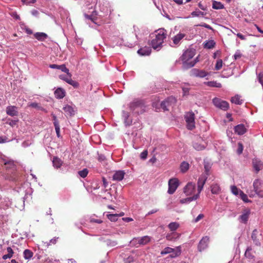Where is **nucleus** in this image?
I'll list each match as a JSON object with an SVG mask.
<instances>
[{
  "label": "nucleus",
  "mask_w": 263,
  "mask_h": 263,
  "mask_svg": "<svg viewBox=\"0 0 263 263\" xmlns=\"http://www.w3.org/2000/svg\"><path fill=\"white\" fill-rule=\"evenodd\" d=\"M151 38V45L155 49L159 50L162 46L164 39L166 38V30L160 29L150 34Z\"/></svg>",
  "instance_id": "f257e3e1"
},
{
  "label": "nucleus",
  "mask_w": 263,
  "mask_h": 263,
  "mask_svg": "<svg viewBox=\"0 0 263 263\" xmlns=\"http://www.w3.org/2000/svg\"><path fill=\"white\" fill-rule=\"evenodd\" d=\"M195 54V50L194 49H188L186 50L181 57L183 61V66L185 68H189L193 67L198 62V57L193 61L189 62Z\"/></svg>",
  "instance_id": "f03ea898"
},
{
  "label": "nucleus",
  "mask_w": 263,
  "mask_h": 263,
  "mask_svg": "<svg viewBox=\"0 0 263 263\" xmlns=\"http://www.w3.org/2000/svg\"><path fill=\"white\" fill-rule=\"evenodd\" d=\"M129 110L134 114H142L145 111V106L143 101L139 99L134 100L128 105Z\"/></svg>",
  "instance_id": "7ed1b4c3"
},
{
  "label": "nucleus",
  "mask_w": 263,
  "mask_h": 263,
  "mask_svg": "<svg viewBox=\"0 0 263 263\" xmlns=\"http://www.w3.org/2000/svg\"><path fill=\"white\" fill-rule=\"evenodd\" d=\"M186 126L188 129L192 130L195 128V115L192 112H188L185 115Z\"/></svg>",
  "instance_id": "20e7f679"
},
{
  "label": "nucleus",
  "mask_w": 263,
  "mask_h": 263,
  "mask_svg": "<svg viewBox=\"0 0 263 263\" xmlns=\"http://www.w3.org/2000/svg\"><path fill=\"white\" fill-rule=\"evenodd\" d=\"M0 161L1 163L4 164L5 167L7 170H10L11 172H13L15 170V165L13 160L4 156L1 158Z\"/></svg>",
  "instance_id": "39448f33"
},
{
  "label": "nucleus",
  "mask_w": 263,
  "mask_h": 263,
  "mask_svg": "<svg viewBox=\"0 0 263 263\" xmlns=\"http://www.w3.org/2000/svg\"><path fill=\"white\" fill-rule=\"evenodd\" d=\"M212 101L216 107L221 109L226 110L229 108V103L218 98H214Z\"/></svg>",
  "instance_id": "423d86ee"
},
{
  "label": "nucleus",
  "mask_w": 263,
  "mask_h": 263,
  "mask_svg": "<svg viewBox=\"0 0 263 263\" xmlns=\"http://www.w3.org/2000/svg\"><path fill=\"white\" fill-rule=\"evenodd\" d=\"M179 185L178 180L176 178L170 179L168 181V189L167 193L170 194H173Z\"/></svg>",
  "instance_id": "0eeeda50"
},
{
  "label": "nucleus",
  "mask_w": 263,
  "mask_h": 263,
  "mask_svg": "<svg viewBox=\"0 0 263 263\" xmlns=\"http://www.w3.org/2000/svg\"><path fill=\"white\" fill-rule=\"evenodd\" d=\"M209 74V73L208 72H206L205 70H200L197 68L192 69L191 71V75L195 77L203 78L206 77Z\"/></svg>",
  "instance_id": "6e6552de"
},
{
  "label": "nucleus",
  "mask_w": 263,
  "mask_h": 263,
  "mask_svg": "<svg viewBox=\"0 0 263 263\" xmlns=\"http://www.w3.org/2000/svg\"><path fill=\"white\" fill-rule=\"evenodd\" d=\"M253 185L256 194L262 197L261 189L262 186V181L259 179H255L253 182Z\"/></svg>",
  "instance_id": "1a4fd4ad"
},
{
  "label": "nucleus",
  "mask_w": 263,
  "mask_h": 263,
  "mask_svg": "<svg viewBox=\"0 0 263 263\" xmlns=\"http://www.w3.org/2000/svg\"><path fill=\"white\" fill-rule=\"evenodd\" d=\"M176 101V100L174 97L172 96L170 97L161 103V107L164 110H168L167 106L175 103Z\"/></svg>",
  "instance_id": "9d476101"
},
{
  "label": "nucleus",
  "mask_w": 263,
  "mask_h": 263,
  "mask_svg": "<svg viewBox=\"0 0 263 263\" xmlns=\"http://www.w3.org/2000/svg\"><path fill=\"white\" fill-rule=\"evenodd\" d=\"M208 177H207L206 175H201L198 179L197 182L198 193L197 194H198V196H199V194L203 189V186L205 183Z\"/></svg>",
  "instance_id": "9b49d317"
},
{
  "label": "nucleus",
  "mask_w": 263,
  "mask_h": 263,
  "mask_svg": "<svg viewBox=\"0 0 263 263\" xmlns=\"http://www.w3.org/2000/svg\"><path fill=\"white\" fill-rule=\"evenodd\" d=\"M183 191L186 196L192 195L195 191V184L193 182H189L184 187Z\"/></svg>",
  "instance_id": "f8f14e48"
},
{
  "label": "nucleus",
  "mask_w": 263,
  "mask_h": 263,
  "mask_svg": "<svg viewBox=\"0 0 263 263\" xmlns=\"http://www.w3.org/2000/svg\"><path fill=\"white\" fill-rule=\"evenodd\" d=\"M209 242V237L208 236L203 237L199 241L198 246V249L199 251H202L207 248Z\"/></svg>",
  "instance_id": "ddd939ff"
},
{
  "label": "nucleus",
  "mask_w": 263,
  "mask_h": 263,
  "mask_svg": "<svg viewBox=\"0 0 263 263\" xmlns=\"http://www.w3.org/2000/svg\"><path fill=\"white\" fill-rule=\"evenodd\" d=\"M49 67L52 69H58L61 70L62 71L64 72L67 73V75L71 77V74L69 72V69L66 67L64 64H62L61 65H57V64H50L49 65Z\"/></svg>",
  "instance_id": "4468645a"
},
{
  "label": "nucleus",
  "mask_w": 263,
  "mask_h": 263,
  "mask_svg": "<svg viewBox=\"0 0 263 263\" xmlns=\"http://www.w3.org/2000/svg\"><path fill=\"white\" fill-rule=\"evenodd\" d=\"M250 213V210L249 209H246L244 210L242 214L239 217V221L243 223H247L248 220Z\"/></svg>",
  "instance_id": "2eb2a0df"
},
{
  "label": "nucleus",
  "mask_w": 263,
  "mask_h": 263,
  "mask_svg": "<svg viewBox=\"0 0 263 263\" xmlns=\"http://www.w3.org/2000/svg\"><path fill=\"white\" fill-rule=\"evenodd\" d=\"M122 118L126 126H130L132 123V119L129 117V114L127 111H122Z\"/></svg>",
  "instance_id": "dca6fc26"
},
{
  "label": "nucleus",
  "mask_w": 263,
  "mask_h": 263,
  "mask_svg": "<svg viewBox=\"0 0 263 263\" xmlns=\"http://www.w3.org/2000/svg\"><path fill=\"white\" fill-rule=\"evenodd\" d=\"M6 113L8 115L13 117L18 115L17 108L15 106H8L6 107Z\"/></svg>",
  "instance_id": "f3484780"
},
{
  "label": "nucleus",
  "mask_w": 263,
  "mask_h": 263,
  "mask_svg": "<svg viewBox=\"0 0 263 263\" xmlns=\"http://www.w3.org/2000/svg\"><path fill=\"white\" fill-rule=\"evenodd\" d=\"M125 173L124 171H117L115 172L112 176V180L114 181H120L124 178Z\"/></svg>",
  "instance_id": "a211bd4d"
},
{
  "label": "nucleus",
  "mask_w": 263,
  "mask_h": 263,
  "mask_svg": "<svg viewBox=\"0 0 263 263\" xmlns=\"http://www.w3.org/2000/svg\"><path fill=\"white\" fill-rule=\"evenodd\" d=\"M252 163L253 168L256 173H258L263 168V163L259 159L257 158L253 159Z\"/></svg>",
  "instance_id": "6ab92c4d"
},
{
  "label": "nucleus",
  "mask_w": 263,
  "mask_h": 263,
  "mask_svg": "<svg viewBox=\"0 0 263 263\" xmlns=\"http://www.w3.org/2000/svg\"><path fill=\"white\" fill-rule=\"evenodd\" d=\"M186 36L185 34L181 32L178 33L172 38L173 43L174 45H178L180 41Z\"/></svg>",
  "instance_id": "aec40b11"
},
{
  "label": "nucleus",
  "mask_w": 263,
  "mask_h": 263,
  "mask_svg": "<svg viewBox=\"0 0 263 263\" xmlns=\"http://www.w3.org/2000/svg\"><path fill=\"white\" fill-rule=\"evenodd\" d=\"M234 131L238 135H242L246 132L247 129L243 124H241L234 127Z\"/></svg>",
  "instance_id": "412c9836"
},
{
  "label": "nucleus",
  "mask_w": 263,
  "mask_h": 263,
  "mask_svg": "<svg viewBox=\"0 0 263 263\" xmlns=\"http://www.w3.org/2000/svg\"><path fill=\"white\" fill-rule=\"evenodd\" d=\"M54 93L56 98L61 99L65 96L66 92L63 88H58L54 91Z\"/></svg>",
  "instance_id": "4be33fe9"
},
{
  "label": "nucleus",
  "mask_w": 263,
  "mask_h": 263,
  "mask_svg": "<svg viewBox=\"0 0 263 263\" xmlns=\"http://www.w3.org/2000/svg\"><path fill=\"white\" fill-rule=\"evenodd\" d=\"M258 231L256 229H255L253 230L251 236L252 239L253 240L254 243L256 246L260 245L259 239L258 238Z\"/></svg>",
  "instance_id": "5701e85b"
},
{
  "label": "nucleus",
  "mask_w": 263,
  "mask_h": 263,
  "mask_svg": "<svg viewBox=\"0 0 263 263\" xmlns=\"http://www.w3.org/2000/svg\"><path fill=\"white\" fill-rule=\"evenodd\" d=\"M198 194H195L192 197H187L186 198L182 199L180 200V202L182 204L189 203L194 200H196L199 198Z\"/></svg>",
  "instance_id": "b1692460"
},
{
  "label": "nucleus",
  "mask_w": 263,
  "mask_h": 263,
  "mask_svg": "<svg viewBox=\"0 0 263 263\" xmlns=\"http://www.w3.org/2000/svg\"><path fill=\"white\" fill-rule=\"evenodd\" d=\"M151 53V49L148 47H144L138 50V53L141 55H148Z\"/></svg>",
  "instance_id": "393cba45"
},
{
  "label": "nucleus",
  "mask_w": 263,
  "mask_h": 263,
  "mask_svg": "<svg viewBox=\"0 0 263 263\" xmlns=\"http://www.w3.org/2000/svg\"><path fill=\"white\" fill-rule=\"evenodd\" d=\"M34 37L39 41H43L48 37L47 34L44 32H36L34 34Z\"/></svg>",
  "instance_id": "a878e982"
},
{
  "label": "nucleus",
  "mask_w": 263,
  "mask_h": 263,
  "mask_svg": "<svg viewBox=\"0 0 263 263\" xmlns=\"http://www.w3.org/2000/svg\"><path fill=\"white\" fill-rule=\"evenodd\" d=\"M181 246H178L175 249H174V251L171 253L169 257L170 258H175L181 254Z\"/></svg>",
  "instance_id": "bb28decb"
},
{
  "label": "nucleus",
  "mask_w": 263,
  "mask_h": 263,
  "mask_svg": "<svg viewBox=\"0 0 263 263\" xmlns=\"http://www.w3.org/2000/svg\"><path fill=\"white\" fill-rule=\"evenodd\" d=\"M211 164L206 161H204V174L202 175H206L208 177L210 175V171L211 168Z\"/></svg>",
  "instance_id": "cd10ccee"
},
{
  "label": "nucleus",
  "mask_w": 263,
  "mask_h": 263,
  "mask_svg": "<svg viewBox=\"0 0 263 263\" xmlns=\"http://www.w3.org/2000/svg\"><path fill=\"white\" fill-rule=\"evenodd\" d=\"M52 163L55 168H59L62 165L63 162L60 158L54 157L53 158Z\"/></svg>",
  "instance_id": "c85d7f7f"
},
{
  "label": "nucleus",
  "mask_w": 263,
  "mask_h": 263,
  "mask_svg": "<svg viewBox=\"0 0 263 263\" xmlns=\"http://www.w3.org/2000/svg\"><path fill=\"white\" fill-rule=\"evenodd\" d=\"M85 17L87 20V24H88L90 27H93V26L90 23H89V21L95 24H97V23L96 22V18L92 15H89L87 14H85Z\"/></svg>",
  "instance_id": "c756f323"
},
{
  "label": "nucleus",
  "mask_w": 263,
  "mask_h": 263,
  "mask_svg": "<svg viewBox=\"0 0 263 263\" xmlns=\"http://www.w3.org/2000/svg\"><path fill=\"white\" fill-rule=\"evenodd\" d=\"M7 254H5L2 256V258L4 260L11 258L14 254V252L11 247L7 248Z\"/></svg>",
  "instance_id": "7c9ffc66"
},
{
  "label": "nucleus",
  "mask_w": 263,
  "mask_h": 263,
  "mask_svg": "<svg viewBox=\"0 0 263 263\" xmlns=\"http://www.w3.org/2000/svg\"><path fill=\"white\" fill-rule=\"evenodd\" d=\"M204 84L209 87L220 88L221 84L220 83H218L217 81H212L205 82Z\"/></svg>",
  "instance_id": "2f4dec72"
},
{
  "label": "nucleus",
  "mask_w": 263,
  "mask_h": 263,
  "mask_svg": "<svg viewBox=\"0 0 263 263\" xmlns=\"http://www.w3.org/2000/svg\"><path fill=\"white\" fill-rule=\"evenodd\" d=\"M63 110L68 115L72 116L74 114V110L72 107L69 105H66L63 107Z\"/></svg>",
  "instance_id": "473e14b6"
},
{
  "label": "nucleus",
  "mask_w": 263,
  "mask_h": 263,
  "mask_svg": "<svg viewBox=\"0 0 263 263\" xmlns=\"http://www.w3.org/2000/svg\"><path fill=\"white\" fill-rule=\"evenodd\" d=\"M211 192L213 194H218L220 192V187L217 183L213 184L211 186Z\"/></svg>",
  "instance_id": "72a5a7b5"
},
{
  "label": "nucleus",
  "mask_w": 263,
  "mask_h": 263,
  "mask_svg": "<svg viewBox=\"0 0 263 263\" xmlns=\"http://www.w3.org/2000/svg\"><path fill=\"white\" fill-rule=\"evenodd\" d=\"M215 45V42L213 40L206 41L204 43V48L207 49H212Z\"/></svg>",
  "instance_id": "f704fd0d"
},
{
  "label": "nucleus",
  "mask_w": 263,
  "mask_h": 263,
  "mask_svg": "<svg viewBox=\"0 0 263 263\" xmlns=\"http://www.w3.org/2000/svg\"><path fill=\"white\" fill-rule=\"evenodd\" d=\"M24 257L25 259H30L33 256V253L28 249H26L23 252Z\"/></svg>",
  "instance_id": "c9c22d12"
},
{
  "label": "nucleus",
  "mask_w": 263,
  "mask_h": 263,
  "mask_svg": "<svg viewBox=\"0 0 263 263\" xmlns=\"http://www.w3.org/2000/svg\"><path fill=\"white\" fill-rule=\"evenodd\" d=\"M28 106L37 109L39 110L45 111V109L41 106L39 103L32 102L29 103Z\"/></svg>",
  "instance_id": "e433bc0d"
},
{
  "label": "nucleus",
  "mask_w": 263,
  "mask_h": 263,
  "mask_svg": "<svg viewBox=\"0 0 263 263\" xmlns=\"http://www.w3.org/2000/svg\"><path fill=\"white\" fill-rule=\"evenodd\" d=\"M179 227V224L177 222H171L168 225V228L171 231H176Z\"/></svg>",
  "instance_id": "4c0bfd02"
},
{
  "label": "nucleus",
  "mask_w": 263,
  "mask_h": 263,
  "mask_svg": "<svg viewBox=\"0 0 263 263\" xmlns=\"http://www.w3.org/2000/svg\"><path fill=\"white\" fill-rule=\"evenodd\" d=\"M212 7L214 9H221L224 8L223 5L220 2L213 1Z\"/></svg>",
  "instance_id": "58836bf2"
},
{
  "label": "nucleus",
  "mask_w": 263,
  "mask_h": 263,
  "mask_svg": "<svg viewBox=\"0 0 263 263\" xmlns=\"http://www.w3.org/2000/svg\"><path fill=\"white\" fill-rule=\"evenodd\" d=\"M231 101L232 103L239 105L241 104L242 102V101L240 99V96L238 95L232 97Z\"/></svg>",
  "instance_id": "ea45409f"
},
{
  "label": "nucleus",
  "mask_w": 263,
  "mask_h": 263,
  "mask_svg": "<svg viewBox=\"0 0 263 263\" xmlns=\"http://www.w3.org/2000/svg\"><path fill=\"white\" fill-rule=\"evenodd\" d=\"M189 168V164L183 161L181 163L180 165V170L182 173L186 172Z\"/></svg>",
  "instance_id": "a19ab883"
},
{
  "label": "nucleus",
  "mask_w": 263,
  "mask_h": 263,
  "mask_svg": "<svg viewBox=\"0 0 263 263\" xmlns=\"http://www.w3.org/2000/svg\"><path fill=\"white\" fill-rule=\"evenodd\" d=\"M150 240L151 238L149 236H145L142 237H141L139 239V243L142 245H145L147 243L150 241Z\"/></svg>",
  "instance_id": "79ce46f5"
},
{
  "label": "nucleus",
  "mask_w": 263,
  "mask_h": 263,
  "mask_svg": "<svg viewBox=\"0 0 263 263\" xmlns=\"http://www.w3.org/2000/svg\"><path fill=\"white\" fill-rule=\"evenodd\" d=\"M194 148L197 151H201L205 148V145L198 143V142H194L193 144Z\"/></svg>",
  "instance_id": "37998d69"
},
{
  "label": "nucleus",
  "mask_w": 263,
  "mask_h": 263,
  "mask_svg": "<svg viewBox=\"0 0 263 263\" xmlns=\"http://www.w3.org/2000/svg\"><path fill=\"white\" fill-rule=\"evenodd\" d=\"M174 251V249L170 248V247H166L161 252V255H165L167 254L171 253Z\"/></svg>",
  "instance_id": "c03bdc74"
},
{
  "label": "nucleus",
  "mask_w": 263,
  "mask_h": 263,
  "mask_svg": "<svg viewBox=\"0 0 263 263\" xmlns=\"http://www.w3.org/2000/svg\"><path fill=\"white\" fill-rule=\"evenodd\" d=\"M191 15L193 17L199 16H204L205 15H206V13H204L203 12L196 10L194 11H193L191 13Z\"/></svg>",
  "instance_id": "a18cd8bd"
},
{
  "label": "nucleus",
  "mask_w": 263,
  "mask_h": 263,
  "mask_svg": "<svg viewBox=\"0 0 263 263\" xmlns=\"http://www.w3.org/2000/svg\"><path fill=\"white\" fill-rule=\"evenodd\" d=\"M231 190L232 193L235 195H238L240 194L241 190L238 189L236 186L232 185L231 186Z\"/></svg>",
  "instance_id": "49530a36"
},
{
  "label": "nucleus",
  "mask_w": 263,
  "mask_h": 263,
  "mask_svg": "<svg viewBox=\"0 0 263 263\" xmlns=\"http://www.w3.org/2000/svg\"><path fill=\"white\" fill-rule=\"evenodd\" d=\"M59 239V237H54L52 239H50L49 242H44V245L45 247H48L51 244H55Z\"/></svg>",
  "instance_id": "de8ad7c7"
},
{
  "label": "nucleus",
  "mask_w": 263,
  "mask_h": 263,
  "mask_svg": "<svg viewBox=\"0 0 263 263\" xmlns=\"http://www.w3.org/2000/svg\"><path fill=\"white\" fill-rule=\"evenodd\" d=\"M252 249L250 248H248L246 250L245 255L247 258L249 259L253 258L254 257V255L252 254L251 252Z\"/></svg>",
  "instance_id": "09e8293b"
},
{
  "label": "nucleus",
  "mask_w": 263,
  "mask_h": 263,
  "mask_svg": "<svg viewBox=\"0 0 263 263\" xmlns=\"http://www.w3.org/2000/svg\"><path fill=\"white\" fill-rule=\"evenodd\" d=\"M240 198L245 202H249V200L248 198L247 195L245 194L242 191H240V194L239 195Z\"/></svg>",
  "instance_id": "8fccbe9b"
},
{
  "label": "nucleus",
  "mask_w": 263,
  "mask_h": 263,
  "mask_svg": "<svg viewBox=\"0 0 263 263\" xmlns=\"http://www.w3.org/2000/svg\"><path fill=\"white\" fill-rule=\"evenodd\" d=\"M88 173V171L87 168H84L83 170L78 172L79 175L82 178H85L87 176Z\"/></svg>",
  "instance_id": "3c124183"
},
{
  "label": "nucleus",
  "mask_w": 263,
  "mask_h": 263,
  "mask_svg": "<svg viewBox=\"0 0 263 263\" xmlns=\"http://www.w3.org/2000/svg\"><path fill=\"white\" fill-rule=\"evenodd\" d=\"M108 218L111 221H116L118 219L119 215L118 214H109L107 215Z\"/></svg>",
  "instance_id": "603ef678"
},
{
  "label": "nucleus",
  "mask_w": 263,
  "mask_h": 263,
  "mask_svg": "<svg viewBox=\"0 0 263 263\" xmlns=\"http://www.w3.org/2000/svg\"><path fill=\"white\" fill-rule=\"evenodd\" d=\"M222 61L221 59H219L217 61L215 69L217 70L220 69L222 66Z\"/></svg>",
  "instance_id": "864d4df0"
},
{
  "label": "nucleus",
  "mask_w": 263,
  "mask_h": 263,
  "mask_svg": "<svg viewBox=\"0 0 263 263\" xmlns=\"http://www.w3.org/2000/svg\"><path fill=\"white\" fill-rule=\"evenodd\" d=\"M67 83L72 85L74 88H78L79 86V83L77 81L72 80L71 78L69 79Z\"/></svg>",
  "instance_id": "5fc2aeb1"
},
{
  "label": "nucleus",
  "mask_w": 263,
  "mask_h": 263,
  "mask_svg": "<svg viewBox=\"0 0 263 263\" xmlns=\"http://www.w3.org/2000/svg\"><path fill=\"white\" fill-rule=\"evenodd\" d=\"M18 122V120H10V119H8L7 121H6V123L7 124H9V125H10L12 127H13L14 126L16 123H17Z\"/></svg>",
  "instance_id": "6e6d98bb"
},
{
  "label": "nucleus",
  "mask_w": 263,
  "mask_h": 263,
  "mask_svg": "<svg viewBox=\"0 0 263 263\" xmlns=\"http://www.w3.org/2000/svg\"><path fill=\"white\" fill-rule=\"evenodd\" d=\"M243 149V146L242 144L240 142H239L238 143V148L237 149V153L238 155H240L242 153Z\"/></svg>",
  "instance_id": "4d7b16f0"
},
{
  "label": "nucleus",
  "mask_w": 263,
  "mask_h": 263,
  "mask_svg": "<svg viewBox=\"0 0 263 263\" xmlns=\"http://www.w3.org/2000/svg\"><path fill=\"white\" fill-rule=\"evenodd\" d=\"M59 78L60 79L65 81L66 82L68 83L69 79L71 78L69 76L67 75V76H66L64 74H61L59 76Z\"/></svg>",
  "instance_id": "13d9d810"
},
{
  "label": "nucleus",
  "mask_w": 263,
  "mask_h": 263,
  "mask_svg": "<svg viewBox=\"0 0 263 263\" xmlns=\"http://www.w3.org/2000/svg\"><path fill=\"white\" fill-rule=\"evenodd\" d=\"M259 82L263 86V72L259 73L257 76Z\"/></svg>",
  "instance_id": "bf43d9fd"
},
{
  "label": "nucleus",
  "mask_w": 263,
  "mask_h": 263,
  "mask_svg": "<svg viewBox=\"0 0 263 263\" xmlns=\"http://www.w3.org/2000/svg\"><path fill=\"white\" fill-rule=\"evenodd\" d=\"M22 28L24 29V30H25L26 32L28 34H31L33 33L32 31L30 29L28 28L27 26H26L24 25H23V26L22 27Z\"/></svg>",
  "instance_id": "052dcab7"
},
{
  "label": "nucleus",
  "mask_w": 263,
  "mask_h": 263,
  "mask_svg": "<svg viewBox=\"0 0 263 263\" xmlns=\"http://www.w3.org/2000/svg\"><path fill=\"white\" fill-rule=\"evenodd\" d=\"M55 132H56V134H57V135L58 136V137H60V125H57V124H55Z\"/></svg>",
  "instance_id": "680f3d73"
},
{
  "label": "nucleus",
  "mask_w": 263,
  "mask_h": 263,
  "mask_svg": "<svg viewBox=\"0 0 263 263\" xmlns=\"http://www.w3.org/2000/svg\"><path fill=\"white\" fill-rule=\"evenodd\" d=\"M134 261V258L133 256H128L127 258H124V263H131Z\"/></svg>",
  "instance_id": "e2e57ef3"
},
{
  "label": "nucleus",
  "mask_w": 263,
  "mask_h": 263,
  "mask_svg": "<svg viewBox=\"0 0 263 263\" xmlns=\"http://www.w3.org/2000/svg\"><path fill=\"white\" fill-rule=\"evenodd\" d=\"M241 57V53H240V51L237 50L234 55H233L234 59L235 60H237L239 58H240Z\"/></svg>",
  "instance_id": "0e129e2a"
},
{
  "label": "nucleus",
  "mask_w": 263,
  "mask_h": 263,
  "mask_svg": "<svg viewBox=\"0 0 263 263\" xmlns=\"http://www.w3.org/2000/svg\"><path fill=\"white\" fill-rule=\"evenodd\" d=\"M147 151H144L142 152L140 154V158L142 159H145L147 156Z\"/></svg>",
  "instance_id": "69168bd1"
},
{
  "label": "nucleus",
  "mask_w": 263,
  "mask_h": 263,
  "mask_svg": "<svg viewBox=\"0 0 263 263\" xmlns=\"http://www.w3.org/2000/svg\"><path fill=\"white\" fill-rule=\"evenodd\" d=\"M166 238L167 240H175V239H174V235H173V233H172L171 234H167L166 236Z\"/></svg>",
  "instance_id": "338daca9"
},
{
  "label": "nucleus",
  "mask_w": 263,
  "mask_h": 263,
  "mask_svg": "<svg viewBox=\"0 0 263 263\" xmlns=\"http://www.w3.org/2000/svg\"><path fill=\"white\" fill-rule=\"evenodd\" d=\"M204 217V215L202 214H200L194 220V222H198L200 219L203 218Z\"/></svg>",
  "instance_id": "774afa93"
}]
</instances>
